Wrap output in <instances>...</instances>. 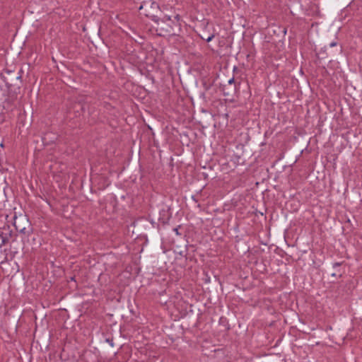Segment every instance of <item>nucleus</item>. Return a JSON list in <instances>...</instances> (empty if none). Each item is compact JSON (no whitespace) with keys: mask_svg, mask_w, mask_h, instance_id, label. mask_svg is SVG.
I'll return each instance as SVG.
<instances>
[{"mask_svg":"<svg viewBox=\"0 0 362 362\" xmlns=\"http://www.w3.org/2000/svg\"><path fill=\"white\" fill-rule=\"evenodd\" d=\"M3 185H4V184H3V183H1V185H0V194H1L2 190L4 189V188Z\"/></svg>","mask_w":362,"mask_h":362,"instance_id":"4468645a","label":"nucleus"},{"mask_svg":"<svg viewBox=\"0 0 362 362\" xmlns=\"http://www.w3.org/2000/svg\"><path fill=\"white\" fill-rule=\"evenodd\" d=\"M203 86H204L205 90H209L211 87V85L207 84L206 82H205V81L203 82Z\"/></svg>","mask_w":362,"mask_h":362,"instance_id":"9d476101","label":"nucleus"},{"mask_svg":"<svg viewBox=\"0 0 362 362\" xmlns=\"http://www.w3.org/2000/svg\"><path fill=\"white\" fill-rule=\"evenodd\" d=\"M4 107L6 109H8V110H12V107L11 105V100L9 99L5 100V102L4 103Z\"/></svg>","mask_w":362,"mask_h":362,"instance_id":"423d86ee","label":"nucleus"},{"mask_svg":"<svg viewBox=\"0 0 362 362\" xmlns=\"http://www.w3.org/2000/svg\"><path fill=\"white\" fill-rule=\"evenodd\" d=\"M173 230L176 233L177 235H180L179 232H178V228H175L173 229Z\"/></svg>","mask_w":362,"mask_h":362,"instance_id":"2eb2a0df","label":"nucleus"},{"mask_svg":"<svg viewBox=\"0 0 362 362\" xmlns=\"http://www.w3.org/2000/svg\"><path fill=\"white\" fill-rule=\"evenodd\" d=\"M132 1H134V2H136V0H132Z\"/></svg>","mask_w":362,"mask_h":362,"instance_id":"f3484780","label":"nucleus"},{"mask_svg":"<svg viewBox=\"0 0 362 362\" xmlns=\"http://www.w3.org/2000/svg\"><path fill=\"white\" fill-rule=\"evenodd\" d=\"M341 265V262H335L333 264V267L335 269V268L339 267Z\"/></svg>","mask_w":362,"mask_h":362,"instance_id":"f8f14e48","label":"nucleus"},{"mask_svg":"<svg viewBox=\"0 0 362 362\" xmlns=\"http://www.w3.org/2000/svg\"><path fill=\"white\" fill-rule=\"evenodd\" d=\"M83 110H84V107L82 106L81 107V110L83 111Z\"/></svg>","mask_w":362,"mask_h":362,"instance_id":"dca6fc26","label":"nucleus"},{"mask_svg":"<svg viewBox=\"0 0 362 362\" xmlns=\"http://www.w3.org/2000/svg\"><path fill=\"white\" fill-rule=\"evenodd\" d=\"M4 81H5L6 85L7 86L8 88H10V87L14 86L13 82L12 81H8V78L4 76Z\"/></svg>","mask_w":362,"mask_h":362,"instance_id":"6e6552de","label":"nucleus"},{"mask_svg":"<svg viewBox=\"0 0 362 362\" xmlns=\"http://www.w3.org/2000/svg\"><path fill=\"white\" fill-rule=\"evenodd\" d=\"M16 230L22 234L29 235L32 232L31 225L26 218H15L13 223Z\"/></svg>","mask_w":362,"mask_h":362,"instance_id":"f03ea898","label":"nucleus"},{"mask_svg":"<svg viewBox=\"0 0 362 362\" xmlns=\"http://www.w3.org/2000/svg\"><path fill=\"white\" fill-rule=\"evenodd\" d=\"M331 275H332V276H333V277H337V276H338V277H341V276H342L341 273H340V272H339V271H337V272H333V273H332V274H331Z\"/></svg>","mask_w":362,"mask_h":362,"instance_id":"1a4fd4ad","label":"nucleus"},{"mask_svg":"<svg viewBox=\"0 0 362 362\" xmlns=\"http://www.w3.org/2000/svg\"><path fill=\"white\" fill-rule=\"evenodd\" d=\"M12 77L13 78V82H16V83L18 82V80L21 78V76H17L16 75L13 76Z\"/></svg>","mask_w":362,"mask_h":362,"instance_id":"9b49d317","label":"nucleus"},{"mask_svg":"<svg viewBox=\"0 0 362 362\" xmlns=\"http://www.w3.org/2000/svg\"><path fill=\"white\" fill-rule=\"evenodd\" d=\"M222 91L226 96H233L237 90V86H229L228 84L222 85Z\"/></svg>","mask_w":362,"mask_h":362,"instance_id":"7ed1b4c3","label":"nucleus"},{"mask_svg":"<svg viewBox=\"0 0 362 362\" xmlns=\"http://www.w3.org/2000/svg\"><path fill=\"white\" fill-rule=\"evenodd\" d=\"M8 240V238L6 236H4L3 233H0V247L4 245Z\"/></svg>","mask_w":362,"mask_h":362,"instance_id":"39448f33","label":"nucleus"},{"mask_svg":"<svg viewBox=\"0 0 362 362\" xmlns=\"http://www.w3.org/2000/svg\"><path fill=\"white\" fill-rule=\"evenodd\" d=\"M226 84H228L229 86H237L233 77L230 78L229 80H228Z\"/></svg>","mask_w":362,"mask_h":362,"instance_id":"0eeeda50","label":"nucleus"},{"mask_svg":"<svg viewBox=\"0 0 362 362\" xmlns=\"http://www.w3.org/2000/svg\"><path fill=\"white\" fill-rule=\"evenodd\" d=\"M337 45V42H332L329 44V46L330 47H334Z\"/></svg>","mask_w":362,"mask_h":362,"instance_id":"ddd939ff","label":"nucleus"},{"mask_svg":"<svg viewBox=\"0 0 362 362\" xmlns=\"http://www.w3.org/2000/svg\"><path fill=\"white\" fill-rule=\"evenodd\" d=\"M199 36L202 40H206V42H210L215 35L214 33L209 35L205 30H204L201 34H199Z\"/></svg>","mask_w":362,"mask_h":362,"instance_id":"20e7f679","label":"nucleus"},{"mask_svg":"<svg viewBox=\"0 0 362 362\" xmlns=\"http://www.w3.org/2000/svg\"><path fill=\"white\" fill-rule=\"evenodd\" d=\"M152 20L156 23V31L160 36L175 35V28L178 26L177 23L170 17L165 16L159 18L156 16H152Z\"/></svg>","mask_w":362,"mask_h":362,"instance_id":"f257e3e1","label":"nucleus"}]
</instances>
